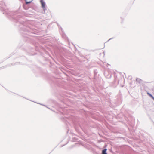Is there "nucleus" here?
I'll list each match as a JSON object with an SVG mask.
<instances>
[{
  "label": "nucleus",
  "mask_w": 154,
  "mask_h": 154,
  "mask_svg": "<svg viewBox=\"0 0 154 154\" xmlns=\"http://www.w3.org/2000/svg\"><path fill=\"white\" fill-rule=\"evenodd\" d=\"M40 2L41 3L42 7L44 8L45 7V2L43 1V0H40Z\"/></svg>",
  "instance_id": "f257e3e1"
},
{
  "label": "nucleus",
  "mask_w": 154,
  "mask_h": 154,
  "mask_svg": "<svg viewBox=\"0 0 154 154\" xmlns=\"http://www.w3.org/2000/svg\"><path fill=\"white\" fill-rule=\"evenodd\" d=\"M107 150V149H104V150H103V151H102V154H107L106 153V151Z\"/></svg>",
  "instance_id": "f03ea898"
},
{
  "label": "nucleus",
  "mask_w": 154,
  "mask_h": 154,
  "mask_svg": "<svg viewBox=\"0 0 154 154\" xmlns=\"http://www.w3.org/2000/svg\"><path fill=\"white\" fill-rule=\"evenodd\" d=\"M147 94L151 98H152L154 100V97L150 94L149 93L147 92Z\"/></svg>",
  "instance_id": "7ed1b4c3"
},
{
  "label": "nucleus",
  "mask_w": 154,
  "mask_h": 154,
  "mask_svg": "<svg viewBox=\"0 0 154 154\" xmlns=\"http://www.w3.org/2000/svg\"><path fill=\"white\" fill-rule=\"evenodd\" d=\"M147 94L151 98H152L154 100V97L150 94L149 93L147 92Z\"/></svg>",
  "instance_id": "20e7f679"
},
{
  "label": "nucleus",
  "mask_w": 154,
  "mask_h": 154,
  "mask_svg": "<svg viewBox=\"0 0 154 154\" xmlns=\"http://www.w3.org/2000/svg\"><path fill=\"white\" fill-rule=\"evenodd\" d=\"M30 2H26L27 3H30Z\"/></svg>",
  "instance_id": "39448f33"
}]
</instances>
